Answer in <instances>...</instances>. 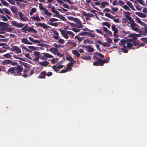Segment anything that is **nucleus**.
I'll use <instances>...</instances> for the list:
<instances>
[{
    "instance_id": "1",
    "label": "nucleus",
    "mask_w": 147,
    "mask_h": 147,
    "mask_svg": "<svg viewBox=\"0 0 147 147\" xmlns=\"http://www.w3.org/2000/svg\"><path fill=\"white\" fill-rule=\"evenodd\" d=\"M23 68L21 65H19L16 67H12L9 68L7 71V73L10 74L15 76H21Z\"/></svg>"
},
{
    "instance_id": "2",
    "label": "nucleus",
    "mask_w": 147,
    "mask_h": 147,
    "mask_svg": "<svg viewBox=\"0 0 147 147\" xmlns=\"http://www.w3.org/2000/svg\"><path fill=\"white\" fill-rule=\"evenodd\" d=\"M124 16L128 19L129 22H128V24H130V26L131 29L136 32H138L139 31V28L138 27V25L135 22L134 20L130 16L125 15Z\"/></svg>"
},
{
    "instance_id": "3",
    "label": "nucleus",
    "mask_w": 147,
    "mask_h": 147,
    "mask_svg": "<svg viewBox=\"0 0 147 147\" xmlns=\"http://www.w3.org/2000/svg\"><path fill=\"white\" fill-rule=\"evenodd\" d=\"M59 30L61 33V35L66 39H68L69 38V36L67 34H69L70 37H72L75 35V34L71 31L65 30L61 29H59Z\"/></svg>"
},
{
    "instance_id": "4",
    "label": "nucleus",
    "mask_w": 147,
    "mask_h": 147,
    "mask_svg": "<svg viewBox=\"0 0 147 147\" xmlns=\"http://www.w3.org/2000/svg\"><path fill=\"white\" fill-rule=\"evenodd\" d=\"M39 7L40 9L41 10H44V13L45 15L47 16H51L52 14V13L48 12V10L43 7L41 3L39 4Z\"/></svg>"
},
{
    "instance_id": "5",
    "label": "nucleus",
    "mask_w": 147,
    "mask_h": 147,
    "mask_svg": "<svg viewBox=\"0 0 147 147\" xmlns=\"http://www.w3.org/2000/svg\"><path fill=\"white\" fill-rule=\"evenodd\" d=\"M11 25L14 26H16L19 28L23 27L24 24H23L21 23H18L16 21L13 20L11 22Z\"/></svg>"
},
{
    "instance_id": "6",
    "label": "nucleus",
    "mask_w": 147,
    "mask_h": 147,
    "mask_svg": "<svg viewBox=\"0 0 147 147\" xmlns=\"http://www.w3.org/2000/svg\"><path fill=\"white\" fill-rule=\"evenodd\" d=\"M77 24V28H83L84 26L83 25H82V22L81 21L78 19L75 18L74 21Z\"/></svg>"
},
{
    "instance_id": "7",
    "label": "nucleus",
    "mask_w": 147,
    "mask_h": 147,
    "mask_svg": "<svg viewBox=\"0 0 147 147\" xmlns=\"http://www.w3.org/2000/svg\"><path fill=\"white\" fill-rule=\"evenodd\" d=\"M20 19L23 22L27 21L28 20V18L27 17H24V16L22 12L19 11L18 13Z\"/></svg>"
},
{
    "instance_id": "8",
    "label": "nucleus",
    "mask_w": 147,
    "mask_h": 147,
    "mask_svg": "<svg viewBox=\"0 0 147 147\" xmlns=\"http://www.w3.org/2000/svg\"><path fill=\"white\" fill-rule=\"evenodd\" d=\"M11 49L13 51H16L18 53H21V49L17 46H13Z\"/></svg>"
},
{
    "instance_id": "9",
    "label": "nucleus",
    "mask_w": 147,
    "mask_h": 147,
    "mask_svg": "<svg viewBox=\"0 0 147 147\" xmlns=\"http://www.w3.org/2000/svg\"><path fill=\"white\" fill-rule=\"evenodd\" d=\"M36 25L41 26L42 27H43L44 29H48L50 27V26H47L46 24L44 23H42L40 22L37 23L36 24Z\"/></svg>"
},
{
    "instance_id": "10",
    "label": "nucleus",
    "mask_w": 147,
    "mask_h": 147,
    "mask_svg": "<svg viewBox=\"0 0 147 147\" xmlns=\"http://www.w3.org/2000/svg\"><path fill=\"white\" fill-rule=\"evenodd\" d=\"M21 42L22 43L28 45H32V42H29L26 38H23L21 39Z\"/></svg>"
},
{
    "instance_id": "11",
    "label": "nucleus",
    "mask_w": 147,
    "mask_h": 147,
    "mask_svg": "<svg viewBox=\"0 0 147 147\" xmlns=\"http://www.w3.org/2000/svg\"><path fill=\"white\" fill-rule=\"evenodd\" d=\"M47 73L45 71H43L40 73L38 78L40 79H45Z\"/></svg>"
},
{
    "instance_id": "12",
    "label": "nucleus",
    "mask_w": 147,
    "mask_h": 147,
    "mask_svg": "<svg viewBox=\"0 0 147 147\" xmlns=\"http://www.w3.org/2000/svg\"><path fill=\"white\" fill-rule=\"evenodd\" d=\"M76 63V61H73V62H70L69 63H68L67 65V69L68 70H69L70 71H71L72 69V68L71 67L72 66L73 64Z\"/></svg>"
},
{
    "instance_id": "13",
    "label": "nucleus",
    "mask_w": 147,
    "mask_h": 147,
    "mask_svg": "<svg viewBox=\"0 0 147 147\" xmlns=\"http://www.w3.org/2000/svg\"><path fill=\"white\" fill-rule=\"evenodd\" d=\"M127 42L126 40L122 39L120 40V42L119 43L120 45H122L123 48H126V44L127 43Z\"/></svg>"
},
{
    "instance_id": "14",
    "label": "nucleus",
    "mask_w": 147,
    "mask_h": 147,
    "mask_svg": "<svg viewBox=\"0 0 147 147\" xmlns=\"http://www.w3.org/2000/svg\"><path fill=\"white\" fill-rule=\"evenodd\" d=\"M53 16H55V17L58 18H59L63 20L65 22H66L67 21V20L65 17L62 16L61 15L59 14H55V15Z\"/></svg>"
},
{
    "instance_id": "15",
    "label": "nucleus",
    "mask_w": 147,
    "mask_h": 147,
    "mask_svg": "<svg viewBox=\"0 0 147 147\" xmlns=\"http://www.w3.org/2000/svg\"><path fill=\"white\" fill-rule=\"evenodd\" d=\"M130 36L132 37L133 40H136L138 38V37L140 36V34H132L130 35Z\"/></svg>"
},
{
    "instance_id": "16",
    "label": "nucleus",
    "mask_w": 147,
    "mask_h": 147,
    "mask_svg": "<svg viewBox=\"0 0 147 147\" xmlns=\"http://www.w3.org/2000/svg\"><path fill=\"white\" fill-rule=\"evenodd\" d=\"M136 15L141 18H146V15L145 14L141 12H137L136 13Z\"/></svg>"
},
{
    "instance_id": "17",
    "label": "nucleus",
    "mask_w": 147,
    "mask_h": 147,
    "mask_svg": "<svg viewBox=\"0 0 147 147\" xmlns=\"http://www.w3.org/2000/svg\"><path fill=\"white\" fill-rule=\"evenodd\" d=\"M82 13L83 15L85 16L90 17H94V15L90 13H88L85 11L83 12Z\"/></svg>"
},
{
    "instance_id": "18",
    "label": "nucleus",
    "mask_w": 147,
    "mask_h": 147,
    "mask_svg": "<svg viewBox=\"0 0 147 147\" xmlns=\"http://www.w3.org/2000/svg\"><path fill=\"white\" fill-rule=\"evenodd\" d=\"M127 4L133 10H134L135 8L134 7L132 3L130 1H127L126 2Z\"/></svg>"
},
{
    "instance_id": "19",
    "label": "nucleus",
    "mask_w": 147,
    "mask_h": 147,
    "mask_svg": "<svg viewBox=\"0 0 147 147\" xmlns=\"http://www.w3.org/2000/svg\"><path fill=\"white\" fill-rule=\"evenodd\" d=\"M11 10L13 13H17L18 11L17 7L15 6H12L11 8Z\"/></svg>"
},
{
    "instance_id": "20",
    "label": "nucleus",
    "mask_w": 147,
    "mask_h": 147,
    "mask_svg": "<svg viewBox=\"0 0 147 147\" xmlns=\"http://www.w3.org/2000/svg\"><path fill=\"white\" fill-rule=\"evenodd\" d=\"M28 38L31 41L37 44L40 42L39 40H34L31 37H28Z\"/></svg>"
},
{
    "instance_id": "21",
    "label": "nucleus",
    "mask_w": 147,
    "mask_h": 147,
    "mask_svg": "<svg viewBox=\"0 0 147 147\" xmlns=\"http://www.w3.org/2000/svg\"><path fill=\"white\" fill-rule=\"evenodd\" d=\"M39 64L42 66H45L48 65L49 64V63L47 61H44L42 62L39 63Z\"/></svg>"
},
{
    "instance_id": "22",
    "label": "nucleus",
    "mask_w": 147,
    "mask_h": 147,
    "mask_svg": "<svg viewBox=\"0 0 147 147\" xmlns=\"http://www.w3.org/2000/svg\"><path fill=\"white\" fill-rule=\"evenodd\" d=\"M31 18L32 19L36 21L40 22L41 21V20L38 16H36V17L32 16L31 17Z\"/></svg>"
},
{
    "instance_id": "23",
    "label": "nucleus",
    "mask_w": 147,
    "mask_h": 147,
    "mask_svg": "<svg viewBox=\"0 0 147 147\" xmlns=\"http://www.w3.org/2000/svg\"><path fill=\"white\" fill-rule=\"evenodd\" d=\"M11 62V60H5L2 61V64L3 65H7L9 64Z\"/></svg>"
},
{
    "instance_id": "24",
    "label": "nucleus",
    "mask_w": 147,
    "mask_h": 147,
    "mask_svg": "<svg viewBox=\"0 0 147 147\" xmlns=\"http://www.w3.org/2000/svg\"><path fill=\"white\" fill-rule=\"evenodd\" d=\"M80 58L86 60H90L91 59L90 57L88 55L85 56L84 55H83V56H81Z\"/></svg>"
},
{
    "instance_id": "25",
    "label": "nucleus",
    "mask_w": 147,
    "mask_h": 147,
    "mask_svg": "<svg viewBox=\"0 0 147 147\" xmlns=\"http://www.w3.org/2000/svg\"><path fill=\"white\" fill-rule=\"evenodd\" d=\"M111 29L114 31V34H116L118 32L117 29L115 26H112L111 27Z\"/></svg>"
},
{
    "instance_id": "26",
    "label": "nucleus",
    "mask_w": 147,
    "mask_h": 147,
    "mask_svg": "<svg viewBox=\"0 0 147 147\" xmlns=\"http://www.w3.org/2000/svg\"><path fill=\"white\" fill-rule=\"evenodd\" d=\"M27 31L29 32H30L31 31H32L34 32V33H37V31L35 30L34 29L30 27H28L27 28Z\"/></svg>"
},
{
    "instance_id": "27",
    "label": "nucleus",
    "mask_w": 147,
    "mask_h": 147,
    "mask_svg": "<svg viewBox=\"0 0 147 147\" xmlns=\"http://www.w3.org/2000/svg\"><path fill=\"white\" fill-rule=\"evenodd\" d=\"M8 24L7 23L3 22H0V27H7L8 26Z\"/></svg>"
},
{
    "instance_id": "28",
    "label": "nucleus",
    "mask_w": 147,
    "mask_h": 147,
    "mask_svg": "<svg viewBox=\"0 0 147 147\" xmlns=\"http://www.w3.org/2000/svg\"><path fill=\"white\" fill-rule=\"evenodd\" d=\"M27 25H26L25 26L22 28L21 30H22L24 32L26 33V32L27 31Z\"/></svg>"
},
{
    "instance_id": "29",
    "label": "nucleus",
    "mask_w": 147,
    "mask_h": 147,
    "mask_svg": "<svg viewBox=\"0 0 147 147\" xmlns=\"http://www.w3.org/2000/svg\"><path fill=\"white\" fill-rule=\"evenodd\" d=\"M102 25L103 26H105L109 28H110L111 24L107 22H105L102 23Z\"/></svg>"
},
{
    "instance_id": "30",
    "label": "nucleus",
    "mask_w": 147,
    "mask_h": 147,
    "mask_svg": "<svg viewBox=\"0 0 147 147\" xmlns=\"http://www.w3.org/2000/svg\"><path fill=\"white\" fill-rule=\"evenodd\" d=\"M52 68L54 70L57 72H58V71H60L58 69L57 65H53Z\"/></svg>"
},
{
    "instance_id": "31",
    "label": "nucleus",
    "mask_w": 147,
    "mask_h": 147,
    "mask_svg": "<svg viewBox=\"0 0 147 147\" xmlns=\"http://www.w3.org/2000/svg\"><path fill=\"white\" fill-rule=\"evenodd\" d=\"M43 54L44 56L46 57H48L49 58H52L53 57V56L52 55H50L47 53H43Z\"/></svg>"
},
{
    "instance_id": "32",
    "label": "nucleus",
    "mask_w": 147,
    "mask_h": 147,
    "mask_svg": "<svg viewBox=\"0 0 147 147\" xmlns=\"http://www.w3.org/2000/svg\"><path fill=\"white\" fill-rule=\"evenodd\" d=\"M48 24L50 25L55 27H57L58 25V23L57 22L52 23L49 22Z\"/></svg>"
},
{
    "instance_id": "33",
    "label": "nucleus",
    "mask_w": 147,
    "mask_h": 147,
    "mask_svg": "<svg viewBox=\"0 0 147 147\" xmlns=\"http://www.w3.org/2000/svg\"><path fill=\"white\" fill-rule=\"evenodd\" d=\"M1 2L2 3V4L5 6H6L7 7H8L9 6H10V5H9V4L7 3V2H6L5 1L2 0L1 1Z\"/></svg>"
},
{
    "instance_id": "34",
    "label": "nucleus",
    "mask_w": 147,
    "mask_h": 147,
    "mask_svg": "<svg viewBox=\"0 0 147 147\" xmlns=\"http://www.w3.org/2000/svg\"><path fill=\"white\" fill-rule=\"evenodd\" d=\"M13 58L15 59H18L22 61H25L24 59L21 57H19L18 55H14L13 56Z\"/></svg>"
},
{
    "instance_id": "35",
    "label": "nucleus",
    "mask_w": 147,
    "mask_h": 147,
    "mask_svg": "<svg viewBox=\"0 0 147 147\" xmlns=\"http://www.w3.org/2000/svg\"><path fill=\"white\" fill-rule=\"evenodd\" d=\"M87 48L88 49V51L90 52H92L94 51V49L92 47L90 46H87Z\"/></svg>"
},
{
    "instance_id": "36",
    "label": "nucleus",
    "mask_w": 147,
    "mask_h": 147,
    "mask_svg": "<svg viewBox=\"0 0 147 147\" xmlns=\"http://www.w3.org/2000/svg\"><path fill=\"white\" fill-rule=\"evenodd\" d=\"M50 51L53 53L57 52V50L55 48L53 47L50 49Z\"/></svg>"
},
{
    "instance_id": "37",
    "label": "nucleus",
    "mask_w": 147,
    "mask_h": 147,
    "mask_svg": "<svg viewBox=\"0 0 147 147\" xmlns=\"http://www.w3.org/2000/svg\"><path fill=\"white\" fill-rule=\"evenodd\" d=\"M94 54L100 57L104 58V55L100 53H98L97 52H96L94 53Z\"/></svg>"
},
{
    "instance_id": "38",
    "label": "nucleus",
    "mask_w": 147,
    "mask_h": 147,
    "mask_svg": "<svg viewBox=\"0 0 147 147\" xmlns=\"http://www.w3.org/2000/svg\"><path fill=\"white\" fill-rule=\"evenodd\" d=\"M93 42V41H90L88 39L85 40L84 41V43L92 44Z\"/></svg>"
},
{
    "instance_id": "39",
    "label": "nucleus",
    "mask_w": 147,
    "mask_h": 147,
    "mask_svg": "<svg viewBox=\"0 0 147 147\" xmlns=\"http://www.w3.org/2000/svg\"><path fill=\"white\" fill-rule=\"evenodd\" d=\"M3 10L6 14L8 15H9L10 14L11 12L7 9L4 8L3 9Z\"/></svg>"
},
{
    "instance_id": "40",
    "label": "nucleus",
    "mask_w": 147,
    "mask_h": 147,
    "mask_svg": "<svg viewBox=\"0 0 147 147\" xmlns=\"http://www.w3.org/2000/svg\"><path fill=\"white\" fill-rule=\"evenodd\" d=\"M19 62L20 63H22V64L21 63V64L22 65H23L25 68H28L29 67V66L28 65V64L26 63H23L21 61H19Z\"/></svg>"
},
{
    "instance_id": "41",
    "label": "nucleus",
    "mask_w": 147,
    "mask_h": 147,
    "mask_svg": "<svg viewBox=\"0 0 147 147\" xmlns=\"http://www.w3.org/2000/svg\"><path fill=\"white\" fill-rule=\"evenodd\" d=\"M105 16L112 19H114V17L113 16H111L109 13H105Z\"/></svg>"
},
{
    "instance_id": "42",
    "label": "nucleus",
    "mask_w": 147,
    "mask_h": 147,
    "mask_svg": "<svg viewBox=\"0 0 147 147\" xmlns=\"http://www.w3.org/2000/svg\"><path fill=\"white\" fill-rule=\"evenodd\" d=\"M98 62L99 65L100 66H102L104 64L103 61L102 59H100L98 61Z\"/></svg>"
},
{
    "instance_id": "43",
    "label": "nucleus",
    "mask_w": 147,
    "mask_h": 147,
    "mask_svg": "<svg viewBox=\"0 0 147 147\" xmlns=\"http://www.w3.org/2000/svg\"><path fill=\"white\" fill-rule=\"evenodd\" d=\"M123 8L125 9V10L127 11L128 10L129 11H131V9L129 7L126 5H124L123 7Z\"/></svg>"
},
{
    "instance_id": "44",
    "label": "nucleus",
    "mask_w": 147,
    "mask_h": 147,
    "mask_svg": "<svg viewBox=\"0 0 147 147\" xmlns=\"http://www.w3.org/2000/svg\"><path fill=\"white\" fill-rule=\"evenodd\" d=\"M66 59L67 60L71 61V62H73V61H74V59L70 56L67 57Z\"/></svg>"
},
{
    "instance_id": "45",
    "label": "nucleus",
    "mask_w": 147,
    "mask_h": 147,
    "mask_svg": "<svg viewBox=\"0 0 147 147\" xmlns=\"http://www.w3.org/2000/svg\"><path fill=\"white\" fill-rule=\"evenodd\" d=\"M75 38L77 39L79 42H80L83 40V38L81 37H80L78 35H76L75 36Z\"/></svg>"
},
{
    "instance_id": "46",
    "label": "nucleus",
    "mask_w": 147,
    "mask_h": 147,
    "mask_svg": "<svg viewBox=\"0 0 147 147\" xmlns=\"http://www.w3.org/2000/svg\"><path fill=\"white\" fill-rule=\"evenodd\" d=\"M34 55H35L36 57H40V53L38 51H34Z\"/></svg>"
},
{
    "instance_id": "47",
    "label": "nucleus",
    "mask_w": 147,
    "mask_h": 147,
    "mask_svg": "<svg viewBox=\"0 0 147 147\" xmlns=\"http://www.w3.org/2000/svg\"><path fill=\"white\" fill-rule=\"evenodd\" d=\"M5 28V30L7 31V32H11L13 30V29L11 28L6 27Z\"/></svg>"
},
{
    "instance_id": "48",
    "label": "nucleus",
    "mask_w": 147,
    "mask_h": 147,
    "mask_svg": "<svg viewBox=\"0 0 147 147\" xmlns=\"http://www.w3.org/2000/svg\"><path fill=\"white\" fill-rule=\"evenodd\" d=\"M1 18L2 19L3 21L5 22L7 21V19L5 16L3 15L1 16Z\"/></svg>"
},
{
    "instance_id": "49",
    "label": "nucleus",
    "mask_w": 147,
    "mask_h": 147,
    "mask_svg": "<svg viewBox=\"0 0 147 147\" xmlns=\"http://www.w3.org/2000/svg\"><path fill=\"white\" fill-rule=\"evenodd\" d=\"M136 7L137 10L139 11L141 10L142 9V7L139 4L137 5Z\"/></svg>"
},
{
    "instance_id": "50",
    "label": "nucleus",
    "mask_w": 147,
    "mask_h": 147,
    "mask_svg": "<svg viewBox=\"0 0 147 147\" xmlns=\"http://www.w3.org/2000/svg\"><path fill=\"white\" fill-rule=\"evenodd\" d=\"M98 33H99L100 34L103 35V31L101 30H99L98 29H96L95 30Z\"/></svg>"
},
{
    "instance_id": "51",
    "label": "nucleus",
    "mask_w": 147,
    "mask_h": 147,
    "mask_svg": "<svg viewBox=\"0 0 147 147\" xmlns=\"http://www.w3.org/2000/svg\"><path fill=\"white\" fill-rule=\"evenodd\" d=\"M86 33H87V34H88V36L90 37H91L92 38H94L95 36L94 35V34H92L91 33H90L89 32H87Z\"/></svg>"
},
{
    "instance_id": "52",
    "label": "nucleus",
    "mask_w": 147,
    "mask_h": 147,
    "mask_svg": "<svg viewBox=\"0 0 147 147\" xmlns=\"http://www.w3.org/2000/svg\"><path fill=\"white\" fill-rule=\"evenodd\" d=\"M126 46L127 47L129 48L132 47V44H131V42H127Z\"/></svg>"
},
{
    "instance_id": "53",
    "label": "nucleus",
    "mask_w": 147,
    "mask_h": 147,
    "mask_svg": "<svg viewBox=\"0 0 147 147\" xmlns=\"http://www.w3.org/2000/svg\"><path fill=\"white\" fill-rule=\"evenodd\" d=\"M140 35H143L144 36H146V32L144 30H140Z\"/></svg>"
},
{
    "instance_id": "54",
    "label": "nucleus",
    "mask_w": 147,
    "mask_h": 147,
    "mask_svg": "<svg viewBox=\"0 0 147 147\" xmlns=\"http://www.w3.org/2000/svg\"><path fill=\"white\" fill-rule=\"evenodd\" d=\"M138 3L144 5V2L143 0H136Z\"/></svg>"
},
{
    "instance_id": "55",
    "label": "nucleus",
    "mask_w": 147,
    "mask_h": 147,
    "mask_svg": "<svg viewBox=\"0 0 147 147\" xmlns=\"http://www.w3.org/2000/svg\"><path fill=\"white\" fill-rule=\"evenodd\" d=\"M58 21V20L57 19L55 18H52L51 19H50L49 20V21L51 22H55V21Z\"/></svg>"
},
{
    "instance_id": "56",
    "label": "nucleus",
    "mask_w": 147,
    "mask_h": 147,
    "mask_svg": "<svg viewBox=\"0 0 147 147\" xmlns=\"http://www.w3.org/2000/svg\"><path fill=\"white\" fill-rule=\"evenodd\" d=\"M53 46L57 48H60V47H62L63 46L61 45H58L56 43H54L53 44Z\"/></svg>"
},
{
    "instance_id": "57",
    "label": "nucleus",
    "mask_w": 147,
    "mask_h": 147,
    "mask_svg": "<svg viewBox=\"0 0 147 147\" xmlns=\"http://www.w3.org/2000/svg\"><path fill=\"white\" fill-rule=\"evenodd\" d=\"M69 24L72 27L77 28V26L76 25V24H75L71 23V22H69Z\"/></svg>"
},
{
    "instance_id": "58",
    "label": "nucleus",
    "mask_w": 147,
    "mask_h": 147,
    "mask_svg": "<svg viewBox=\"0 0 147 147\" xmlns=\"http://www.w3.org/2000/svg\"><path fill=\"white\" fill-rule=\"evenodd\" d=\"M126 48H121V49L122 50L123 52L124 53H126L128 52V50L126 49Z\"/></svg>"
},
{
    "instance_id": "59",
    "label": "nucleus",
    "mask_w": 147,
    "mask_h": 147,
    "mask_svg": "<svg viewBox=\"0 0 147 147\" xmlns=\"http://www.w3.org/2000/svg\"><path fill=\"white\" fill-rule=\"evenodd\" d=\"M3 56L7 58H10L11 57L12 55L8 53H7L4 55Z\"/></svg>"
},
{
    "instance_id": "60",
    "label": "nucleus",
    "mask_w": 147,
    "mask_h": 147,
    "mask_svg": "<svg viewBox=\"0 0 147 147\" xmlns=\"http://www.w3.org/2000/svg\"><path fill=\"white\" fill-rule=\"evenodd\" d=\"M11 4L15 5V2L13 0H7Z\"/></svg>"
},
{
    "instance_id": "61",
    "label": "nucleus",
    "mask_w": 147,
    "mask_h": 147,
    "mask_svg": "<svg viewBox=\"0 0 147 147\" xmlns=\"http://www.w3.org/2000/svg\"><path fill=\"white\" fill-rule=\"evenodd\" d=\"M23 45L22 44L21 45V47H22L23 49H24L26 51H31L29 49L27 48L26 47L23 46Z\"/></svg>"
},
{
    "instance_id": "62",
    "label": "nucleus",
    "mask_w": 147,
    "mask_h": 147,
    "mask_svg": "<svg viewBox=\"0 0 147 147\" xmlns=\"http://www.w3.org/2000/svg\"><path fill=\"white\" fill-rule=\"evenodd\" d=\"M72 30L73 31L76 32H79L80 31V29H77L75 28H72Z\"/></svg>"
},
{
    "instance_id": "63",
    "label": "nucleus",
    "mask_w": 147,
    "mask_h": 147,
    "mask_svg": "<svg viewBox=\"0 0 147 147\" xmlns=\"http://www.w3.org/2000/svg\"><path fill=\"white\" fill-rule=\"evenodd\" d=\"M57 1L60 5H62L64 3V2L61 0H57Z\"/></svg>"
},
{
    "instance_id": "64",
    "label": "nucleus",
    "mask_w": 147,
    "mask_h": 147,
    "mask_svg": "<svg viewBox=\"0 0 147 147\" xmlns=\"http://www.w3.org/2000/svg\"><path fill=\"white\" fill-rule=\"evenodd\" d=\"M141 41L147 43V38H141Z\"/></svg>"
}]
</instances>
